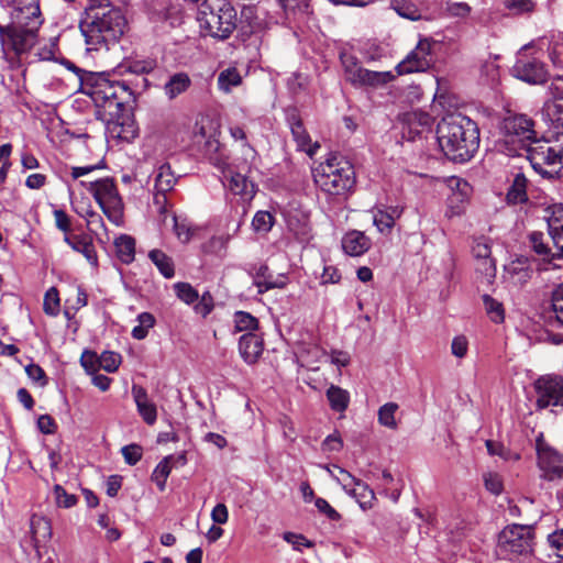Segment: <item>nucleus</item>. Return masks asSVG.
Wrapping results in <instances>:
<instances>
[{
    "label": "nucleus",
    "mask_w": 563,
    "mask_h": 563,
    "mask_svg": "<svg viewBox=\"0 0 563 563\" xmlns=\"http://www.w3.org/2000/svg\"><path fill=\"white\" fill-rule=\"evenodd\" d=\"M437 140L450 161L465 163L479 147V130L473 120L462 113H450L439 122Z\"/></svg>",
    "instance_id": "f257e3e1"
},
{
    "label": "nucleus",
    "mask_w": 563,
    "mask_h": 563,
    "mask_svg": "<svg viewBox=\"0 0 563 563\" xmlns=\"http://www.w3.org/2000/svg\"><path fill=\"white\" fill-rule=\"evenodd\" d=\"M126 19L121 9L109 2L93 0L85 10V18L80 22V30L86 38L89 49L113 44L124 34Z\"/></svg>",
    "instance_id": "f03ea898"
},
{
    "label": "nucleus",
    "mask_w": 563,
    "mask_h": 563,
    "mask_svg": "<svg viewBox=\"0 0 563 563\" xmlns=\"http://www.w3.org/2000/svg\"><path fill=\"white\" fill-rule=\"evenodd\" d=\"M80 71V91L91 98L95 106L103 111L109 118L118 117L132 95L124 81L111 80L104 74Z\"/></svg>",
    "instance_id": "7ed1b4c3"
},
{
    "label": "nucleus",
    "mask_w": 563,
    "mask_h": 563,
    "mask_svg": "<svg viewBox=\"0 0 563 563\" xmlns=\"http://www.w3.org/2000/svg\"><path fill=\"white\" fill-rule=\"evenodd\" d=\"M317 187L332 196H342L351 191L356 184L355 170L351 162L344 157L330 154L312 169Z\"/></svg>",
    "instance_id": "20e7f679"
},
{
    "label": "nucleus",
    "mask_w": 563,
    "mask_h": 563,
    "mask_svg": "<svg viewBox=\"0 0 563 563\" xmlns=\"http://www.w3.org/2000/svg\"><path fill=\"white\" fill-rule=\"evenodd\" d=\"M505 151L510 156H523V152L537 139L534 121L522 113L509 112L501 122Z\"/></svg>",
    "instance_id": "39448f33"
},
{
    "label": "nucleus",
    "mask_w": 563,
    "mask_h": 563,
    "mask_svg": "<svg viewBox=\"0 0 563 563\" xmlns=\"http://www.w3.org/2000/svg\"><path fill=\"white\" fill-rule=\"evenodd\" d=\"M101 208L110 222L120 227L123 224L124 205L113 178L104 177L96 180H79Z\"/></svg>",
    "instance_id": "423d86ee"
},
{
    "label": "nucleus",
    "mask_w": 563,
    "mask_h": 563,
    "mask_svg": "<svg viewBox=\"0 0 563 563\" xmlns=\"http://www.w3.org/2000/svg\"><path fill=\"white\" fill-rule=\"evenodd\" d=\"M210 10H201L199 15L200 27L214 38L227 40L236 29V10L234 7L222 1L216 7H208Z\"/></svg>",
    "instance_id": "0eeeda50"
},
{
    "label": "nucleus",
    "mask_w": 563,
    "mask_h": 563,
    "mask_svg": "<svg viewBox=\"0 0 563 563\" xmlns=\"http://www.w3.org/2000/svg\"><path fill=\"white\" fill-rule=\"evenodd\" d=\"M523 155L533 169L543 176H552L558 173V167L563 166V144L558 141L536 139Z\"/></svg>",
    "instance_id": "6e6552de"
},
{
    "label": "nucleus",
    "mask_w": 563,
    "mask_h": 563,
    "mask_svg": "<svg viewBox=\"0 0 563 563\" xmlns=\"http://www.w3.org/2000/svg\"><path fill=\"white\" fill-rule=\"evenodd\" d=\"M534 533L530 526L512 525L498 536L497 548L505 556L527 555L532 552Z\"/></svg>",
    "instance_id": "1a4fd4ad"
},
{
    "label": "nucleus",
    "mask_w": 563,
    "mask_h": 563,
    "mask_svg": "<svg viewBox=\"0 0 563 563\" xmlns=\"http://www.w3.org/2000/svg\"><path fill=\"white\" fill-rule=\"evenodd\" d=\"M341 59L346 78L353 85L377 88L395 79V75L391 71H374L363 68L353 56L343 55Z\"/></svg>",
    "instance_id": "9d476101"
},
{
    "label": "nucleus",
    "mask_w": 563,
    "mask_h": 563,
    "mask_svg": "<svg viewBox=\"0 0 563 563\" xmlns=\"http://www.w3.org/2000/svg\"><path fill=\"white\" fill-rule=\"evenodd\" d=\"M514 77L530 85H541L548 79L545 64L538 57L530 55L526 49L518 52L516 62L511 67Z\"/></svg>",
    "instance_id": "9b49d317"
},
{
    "label": "nucleus",
    "mask_w": 563,
    "mask_h": 563,
    "mask_svg": "<svg viewBox=\"0 0 563 563\" xmlns=\"http://www.w3.org/2000/svg\"><path fill=\"white\" fill-rule=\"evenodd\" d=\"M539 408L563 406V375H543L534 382Z\"/></svg>",
    "instance_id": "f8f14e48"
},
{
    "label": "nucleus",
    "mask_w": 563,
    "mask_h": 563,
    "mask_svg": "<svg viewBox=\"0 0 563 563\" xmlns=\"http://www.w3.org/2000/svg\"><path fill=\"white\" fill-rule=\"evenodd\" d=\"M223 177L233 195L241 196L243 200H252L256 194V185L249 179L247 173L251 167L244 162L241 166L227 165L221 167Z\"/></svg>",
    "instance_id": "ddd939ff"
},
{
    "label": "nucleus",
    "mask_w": 563,
    "mask_h": 563,
    "mask_svg": "<svg viewBox=\"0 0 563 563\" xmlns=\"http://www.w3.org/2000/svg\"><path fill=\"white\" fill-rule=\"evenodd\" d=\"M538 466L541 477L547 481L563 478V454L541 440L537 441Z\"/></svg>",
    "instance_id": "4468645a"
},
{
    "label": "nucleus",
    "mask_w": 563,
    "mask_h": 563,
    "mask_svg": "<svg viewBox=\"0 0 563 563\" xmlns=\"http://www.w3.org/2000/svg\"><path fill=\"white\" fill-rule=\"evenodd\" d=\"M432 42L428 38L420 40L415 49L396 66L398 75H406L416 71H424L432 63Z\"/></svg>",
    "instance_id": "2eb2a0df"
},
{
    "label": "nucleus",
    "mask_w": 563,
    "mask_h": 563,
    "mask_svg": "<svg viewBox=\"0 0 563 563\" xmlns=\"http://www.w3.org/2000/svg\"><path fill=\"white\" fill-rule=\"evenodd\" d=\"M11 4H13L11 12L12 25L40 29L43 18L38 0H13Z\"/></svg>",
    "instance_id": "dca6fc26"
},
{
    "label": "nucleus",
    "mask_w": 563,
    "mask_h": 563,
    "mask_svg": "<svg viewBox=\"0 0 563 563\" xmlns=\"http://www.w3.org/2000/svg\"><path fill=\"white\" fill-rule=\"evenodd\" d=\"M339 474H345L346 479L342 482V488L346 494L354 497L362 509H368L373 506L375 494L369 486L361 479L354 477L351 473L340 466H334Z\"/></svg>",
    "instance_id": "f3484780"
},
{
    "label": "nucleus",
    "mask_w": 563,
    "mask_h": 563,
    "mask_svg": "<svg viewBox=\"0 0 563 563\" xmlns=\"http://www.w3.org/2000/svg\"><path fill=\"white\" fill-rule=\"evenodd\" d=\"M432 125V117L423 111H411L401 117V134L404 139L413 141L416 137L429 132Z\"/></svg>",
    "instance_id": "a211bd4d"
},
{
    "label": "nucleus",
    "mask_w": 563,
    "mask_h": 563,
    "mask_svg": "<svg viewBox=\"0 0 563 563\" xmlns=\"http://www.w3.org/2000/svg\"><path fill=\"white\" fill-rule=\"evenodd\" d=\"M37 31L38 29H32L31 26L0 25V35H7L12 42L13 49L18 53L26 52L35 45Z\"/></svg>",
    "instance_id": "6ab92c4d"
},
{
    "label": "nucleus",
    "mask_w": 563,
    "mask_h": 563,
    "mask_svg": "<svg viewBox=\"0 0 563 563\" xmlns=\"http://www.w3.org/2000/svg\"><path fill=\"white\" fill-rule=\"evenodd\" d=\"M473 254L477 260H481L478 271L485 275L487 279H492L496 276L495 261L490 257L492 247L489 240L482 236L474 240Z\"/></svg>",
    "instance_id": "aec40b11"
},
{
    "label": "nucleus",
    "mask_w": 563,
    "mask_h": 563,
    "mask_svg": "<svg viewBox=\"0 0 563 563\" xmlns=\"http://www.w3.org/2000/svg\"><path fill=\"white\" fill-rule=\"evenodd\" d=\"M64 242L75 252L82 254L91 266H98V256L91 236L88 234H65Z\"/></svg>",
    "instance_id": "412c9836"
},
{
    "label": "nucleus",
    "mask_w": 563,
    "mask_h": 563,
    "mask_svg": "<svg viewBox=\"0 0 563 563\" xmlns=\"http://www.w3.org/2000/svg\"><path fill=\"white\" fill-rule=\"evenodd\" d=\"M288 124L290 126L292 137L297 143L298 150L306 152L309 156H312L319 148V145L311 144V139L306 131L301 119L296 113H291L288 115Z\"/></svg>",
    "instance_id": "4be33fe9"
},
{
    "label": "nucleus",
    "mask_w": 563,
    "mask_h": 563,
    "mask_svg": "<svg viewBox=\"0 0 563 563\" xmlns=\"http://www.w3.org/2000/svg\"><path fill=\"white\" fill-rule=\"evenodd\" d=\"M132 396L134 398L137 412L143 420L150 426L154 424L157 419V410L154 402L148 399L146 389L142 386L133 385Z\"/></svg>",
    "instance_id": "5701e85b"
},
{
    "label": "nucleus",
    "mask_w": 563,
    "mask_h": 563,
    "mask_svg": "<svg viewBox=\"0 0 563 563\" xmlns=\"http://www.w3.org/2000/svg\"><path fill=\"white\" fill-rule=\"evenodd\" d=\"M152 19L156 22H166L174 27L181 21V11L169 0H158L153 7Z\"/></svg>",
    "instance_id": "b1692460"
},
{
    "label": "nucleus",
    "mask_w": 563,
    "mask_h": 563,
    "mask_svg": "<svg viewBox=\"0 0 563 563\" xmlns=\"http://www.w3.org/2000/svg\"><path fill=\"white\" fill-rule=\"evenodd\" d=\"M263 340L255 333H245L239 340V351L247 364L255 363L263 353Z\"/></svg>",
    "instance_id": "393cba45"
},
{
    "label": "nucleus",
    "mask_w": 563,
    "mask_h": 563,
    "mask_svg": "<svg viewBox=\"0 0 563 563\" xmlns=\"http://www.w3.org/2000/svg\"><path fill=\"white\" fill-rule=\"evenodd\" d=\"M371 247L369 239L361 231H350L342 239V249L350 256H361Z\"/></svg>",
    "instance_id": "a878e982"
},
{
    "label": "nucleus",
    "mask_w": 563,
    "mask_h": 563,
    "mask_svg": "<svg viewBox=\"0 0 563 563\" xmlns=\"http://www.w3.org/2000/svg\"><path fill=\"white\" fill-rule=\"evenodd\" d=\"M191 79L185 71H178L168 77L163 86L164 95L168 100H174L185 93L191 87Z\"/></svg>",
    "instance_id": "bb28decb"
},
{
    "label": "nucleus",
    "mask_w": 563,
    "mask_h": 563,
    "mask_svg": "<svg viewBox=\"0 0 563 563\" xmlns=\"http://www.w3.org/2000/svg\"><path fill=\"white\" fill-rule=\"evenodd\" d=\"M178 177L168 163L161 164L154 172V190L169 192L174 189Z\"/></svg>",
    "instance_id": "cd10ccee"
},
{
    "label": "nucleus",
    "mask_w": 563,
    "mask_h": 563,
    "mask_svg": "<svg viewBox=\"0 0 563 563\" xmlns=\"http://www.w3.org/2000/svg\"><path fill=\"white\" fill-rule=\"evenodd\" d=\"M506 273L512 279V283L516 285H522L527 283L531 278L532 271L528 265V261L526 258H518L512 261L506 267Z\"/></svg>",
    "instance_id": "c85d7f7f"
},
{
    "label": "nucleus",
    "mask_w": 563,
    "mask_h": 563,
    "mask_svg": "<svg viewBox=\"0 0 563 563\" xmlns=\"http://www.w3.org/2000/svg\"><path fill=\"white\" fill-rule=\"evenodd\" d=\"M325 395H327L330 408L333 411L344 412L347 409L349 404H350V394L347 390H345L339 386L331 385L327 389Z\"/></svg>",
    "instance_id": "c756f323"
},
{
    "label": "nucleus",
    "mask_w": 563,
    "mask_h": 563,
    "mask_svg": "<svg viewBox=\"0 0 563 563\" xmlns=\"http://www.w3.org/2000/svg\"><path fill=\"white\" fill-rule=\"evenodd\" d=\"M527 183L528 180L523 174L519 173L515 176L507 192L508 203L518 205L528 200Z\"/></svg>",
    "instance_id": "7c9ffc66"
},
{
    "label": "nucleus",
    "mask_w": 563,
    "mask_h": 563,
    "mask_svg": "<svg viewBox=\"0 0 563 563\" xmlns=\"http://www.w3.org/2000/svg\"><path fill=\"white\" fill-rule=\"evenodd\" d=\"M114 246L117 256L122 263L129 264L134 260L135 241L133 238L123 234L115 240Z\"/></svg>",
    "instance_id": "2f4dec72"
},
{
    "label": "nucleus",
    "mask_w": 563,
    "mask_h": 563,
    "mask_svg": "<svg viewBox=\"0 0 563 563\" xmlns=\"http://www.w3.org/2000/svg\"><path fill=\"white\" fill-rule=\"evenodd\" d=\"M30 528L35 541H46L52 537L51 521L43 516L33 515L30 520Z\"/></svg>",
    "instance_id": "473e14b6"
},
{
    "label": "nucleus",
    "mask_w": 563,
    "mask_h": 563,
    "mask_svg": "<svg viewBox=\"0 0 563 563\" xmlns=\"http://www.w3.org/2000/svg\"><path fill=\"white\" fill-rule=\"evenodd\" d=\"M150 260L165 278H172L175 274L173 260L161 250H152Z\"/></svg>",
    "instance_id": "72a5a7b5"
},
{
    "label": "nucleus",
    "mask_w": 563,
    "mask_h": 563,
    "mask_svg": "<svg viewBox=\"0 0 563 563\" xmlns=\"http://www.w3.org/2000/svg\"><path fill=\"white\" fill-rule=\"evenodd\" d=\"M242 84V77L234 67L222 70L218 76V87L223 92H230L234 87Z\"/></svg>",
    "instance_id": "f704fd0d"
},
{
    "label": "nucleus",
    "mask_w": 563,
    "mask_h": 563,
    "mask_svg": "<svg viewBox=\"0 0 563 563\" xmlns=\"http://www.w3.org/2000/svg\"><path fill=\"white\" fill-rule=\"evenodd\" d=\"M172 457H164L154 468L152 473V481L156 484L159 492H164L166 488V481L172 472L173 466L170 465Z\"/></svg>",
    "instance_id": "c9c22d12"
},
{
    "label": "nucleus",
    "mask_w": 563,
    "mask_h": 563,
    "mask_svg": "<svg viewBox=\"0 0 563 563\" xmlns=\"http://www.w3.org/2000/svg\"><path fill=\"white\" fill-rule=\"evenodd\" d=\"M485 311L489 319L495 323H500L505 319V310L503 303L494 299L489 295L483 296Z\"/></svg>",
    "instance_id": "e433bc0d"
},
{
    "label": "nucleus",
    "mask_w": 563,
    "mask_h": 563,
    "mask_svg": "<svg viewBox=\"0 0 563 563\" xmlns=\"http://www.w3.org/2000/svg\"><path fill=\"white\" fill-rule=\"evenodd\" d=\"M137 322L131 334L136 340H143L147 336L148 330L154 327L155 318L150 312H142L137 316Z\"/></svg>",
    "instance_id": "4c0bfd02"
},
{
    "label": "nucleus",
    "mask_w": 563,
    "mask_h": 563,
    "mask_svg": "<svg viewBox=\"0 0 563 563\" xmlns=\"http://www.w3.org/2000/svg\"><path fill=\"white\" fill-rule=\"evenodd\" d=\"M391 8L402 18L412 21L420 19L418 7L410 0H393Z\"/></svg>",
    "instance_id": "58836bf2"
},
{
    "label": "nucleus",
    "mask_w": 563,
    "mask_h": 563,
    "mask_svg": "<svg viewBox=\"0 0 563 563\" xmlns=\"http://www.w3.org/2000/svg\"><path fill=\"white\" fill-rule=\"evenodd\" d=\"M234 323L235 331L238 332L245 331L246 333H253V331H255L258 327V320L245 311H236L234 313Z\"/></svg>",
    "instance_id": "ea45409f"
},
{
    "label": "nucleus",
    "mask_w": 563,
    "mask_h": 563,
    "mask_svg": "<svg viewBox=\"0 0 563 563\" xmlns=\"http://www.w3.org/2000/svg\"><path fill=\"white\" fill-rule=\"evenodd\" d=\"M542 113L556 126H563V103L556 100H549L544 103Z\"/></svg>",
    "instance_id": "a19ab883"
},
{
    "label": "nucleus",
    "mask_w": 563,
    "mask_h": 563,
    "mask_svg": "<svg viewBox=\"0 0 563 563\" xmlns=\"http://www.w3.org/2000/svg\"><path fill=\"white\" fill-rule=\"evenodd\" d=\"M398 409V405L395 402H387L382 406L378 410V421L382 426H385L390 429L397 428V422L395 419V413Z\"/></svg>",
    "instance_id": "79ce46f5"
},
{
    "label": "nucleus",
    "mask_w": 563,
    "mask_h": 563,
    "mask_svg": "<svg viewBox=\"0 0 563 563\" xmlns=\"http://www.w3.org/2000/svg\"><path fill=\"white\" fill-rule=\"evenodd\" d=\"M504 7L512 14L520 15L534 10L532 0H501Z\"/></svg>",
    "instance_id": "37998d69"
},
{
    "label": "nucleus",
    "mask_w": 563,
    "mask_h": 563,
    "mask_svg": "<svg viewBox=\"0 0 563 563\" xmlns=\"http://www.w3.org/2000/svg\"><path fill=\"white\" fill-rule=\"evenodd\" d=\"M121 364V355L112 351H104L99 355V368L114 373Z\"/></svg>",
    "instance_id": "c03bdc74"
},
{
    "label": "nucleus",
    "mask_w": 563,
    "mask_h": 563,
    "mask_svg": "<svg viewBox=\"0 0 563 563\" xmlns=\"http://www.w3.org/2000/svg\"><path fill=\"white\" fill-rule=\"evenodd\" d=\"M442 11L452 18H466L472 9L466 2L445 1Z\"/></svg>",
    "instance_id": "a18cd8bd"
},
{
    "label": "nucleus",
    "mask_w": 563,
    "mask_h": 563,
    "mask_svg": "<svg viewBox=\"0 0 563 563\" xmlns=\"http://www.w3.org/2000/svg\"><path fill=\"white\" fill-rule=\"evenodd\" d=\"M274 224V217L268 211H257L252 220V227L256 232L267 233Z\"/></svg>",
    "instance_id": "49530a36"
},
{
    "label": "nucleus",
    "mask_w": 563,
    "mask_h": 563,
    "mask_svg": "<svg viewBox=\"0 0 563 563\" xmlns=\"http://www.w3.org/2000/svg\"><path fill=\"white\" fill-rule=\"evenodd\" d=\"M177 297L187 305L199 299L198 291L188 283H177L174 286Z\"/></svg>",
    "instance_id": "de8ad7c7"
},
{
    "label": "nucleus",
    "mask_w": 563,
    "mask_h": 563,
    "mask_svg": "<svg viewBox=\"0 0 563 563\" xmlns=\"http://www.w3.org/2000/svg\"><path fill=\"white\" fill-rule=\"evenodd\" d=\"M44 312L48 316H57L59 312V297L55 287L49 288L44 296Z\"/></svg>",
    "instance_id": "09e8293b"
},
{
    "label": "nucleus",
    "mask_w": 563,
    "mask_h": 563,
    "mask_svg": "<svg viewBox=\"0 0 563 563\" xmlns=\"http://www.w3.org/2000/svg\"><path fill=\"white\" fill-rule=\"evenodd\" d=\"M157 64L155 59H135L131 60L126 68L130 73L136 75L150 74L156 68Z\"/></svg>",
    "instance_id": "8fccbe9b"
},
{
    "label": "nucleus",
    "mask_w": 563,
    "mask_h": 563,
    "mask_svg": "<svg viewBox=\"0 0 563 563\" xmlns=\"http://www.w3.org/2000/svg\"><path fill=\"white\" fill-rule=\"evenodd\" d=\"M551 306L558 322L563 325V283L552 290Z\"/></svg>",
    "instance_id": "3c124183"
},
{
    "label": "nucleus",
    "mask_w": 563,
    "mask_h": 563,
    "mask_svg": "<svg viewBox=\"0 0 563 563\" xmlns=\"http://www.w3.org/2000/svg\"><path fill=\"white\" fill-rule=\"evenodd\" d=\"M547 211L548 229L553 231L563 229V205H553Z\"/></svg>",
    "instance_id": "603ef678"
},
{
    "label": "nucleus",
    "mask_w": 563,
    "mask_h": 563,
    "mask_svg": "<svg viewBox=\"0 0 563 563\" xmlns=\"http://www.w3.org/2000/svg\"><path fill=\"white\" fill-rule=\"evenodd\" d=\"M124 461L129 465H135L143 455V449L139 444H129L121 449Z\"/></svg>",
    "instance_id": "864d4df0"
},
{
    "label": "nucleus",
    "mask_w": 563,
    "mask_h": 563,
    "mask_svg": "<svg viewBox=\"0 0 563 563\" xmlns=\"http://www.w3.org/2000/svg\"><path fill=\"white\" fill-rule=\"evenodd\" d=\"M54 495L59 507L70 508L77 503V497L73 494H68L60 485L54 486Z\"/></svg>",
    "instance_id": "5fc2aeb1"
},
{
    "label": "nucleus",
    "mask_w": 563,
    "mask_h": 563,
    "mask_svg": "<svg viewBox=\"0 0 563 563\" xmlns=\"http://www.w3.org/2000/svg\"><path fill=\"white\" fill-rule=\"evenodd\" d=\"M80 364L88 374H95L99 368V356L96 352L86 350L80 356Z\"/></svg>",
    "instance_id": "6e6d98bb"
},
{
    "label": "nucleus",
    "mask_w": 563,
    "mask_h": 563,
    "mask_svg": "<svg viewBox=\"0 0 563 563\" xmlns=\"http://www.w3.org/2000/svg\"><path fill=\"white\" fill-rule=\"evenodd\" d=\"M548 543L553 553L563 559V527L548 536ZM563 563V561L561 562Z\"/></svg>",
    "instance_id": "4d7b16f0"
},
{
    "label": "nucleus",
    "mask_w": 563,
    "mask_h": 563,
    "mask_svg": "<svg viewBox=\"0 0 563 563\" xmlns=\"http://www.w3.org/2000/svg\"><path fill=\"white\" fill-rule=\"evenodd\" d=\"M213 306V297L209 291H206L199 297L194 309L196 313L205 318L212 311Z\"/></svg>",
    "instance_id": "13d9d810"
},
{
    "label": "nucleus",
    "mask_w": 563,
    "mask_h": 563,
    "mask_svg": "<svg viewBox=\"0 0 563 563\" xmlns=\"http://www.w3.org/2000/svg\"><path fill=\"white\" fill-rule=\"evenodd\" d=\"M284 540L292 545V548L297 551H301L302 548H311L313 543L308 540L302 534H297L294 532L284 533Z\"/></svg>",
    "instance_id": "bf43d9fd"
},
{
    "label": "nucleus",
    "mask_w": 563,
    "mask_h": 563,
    "mask_svg": "<svg viewBox=\"0 0 563 563\" xmlns=\"http://www.w3.org/2000/svg\"><path fill=\"white\" fill-rule=\"evenodd\" d=\"M374 224L382 233H389L394 228L395 222L383 210H378L374 214Z\"/></svg>",
    "instance_id": "052dcab7"
},
{
    "label": "nucleus",
    "mask_w": 563,
    "mask_h": 563,
    "mask_svg": "<svg viewBox=\"0 0 563 563\" xmlns=\"http://www.w3.org/2000/svg\"><path fill=\"white\" fill-rule=\"evenodd\" d=\"M530 242H531V245H532L534 252L538 253L539 255H542L544 260L549 258L550 254L552 255V253L550 252V249L543 242L542 233H539V232L531 233Z\"/></svg>",
    "instance_id": "680f3d73"
},
{
    "label": "nucleus",
    "mask_w": 563,
    "mask_h": 563,
    "mask_svg": "<svg viewBox=\"0 0 563 563\" xmlns=\"http://www.w3.org/2000/svg\"><path fill=\"white\" fill-rule=\"evenodd\" d=\"M173 222H174V231H175V234L177 235L178 240L181 243H188L192 235L191 228L185 222H179L175 216H173Z\"/></svg>",
    "instance_id": "e2e57ef3"
},
{
    "label": "nucleus",
    "mask_w": 563,
    "mask_h": 563,
    "mask_svg": "<svg viewBox=\"0 0 563 563\" xmlns=\"http://www.w3.org/2000/svg\"><path fill=\"white\" fill-rule=\"evenodd\" d=\"M549 234L556 250L555 253H552L551 257L549 258V262L555 258H563V229H559L555 231L549 230Z\"/></svg>",
    "instance_id": "0e129e2a"
},
{
    "label": "nucleus",
    "mask_w": 563,
    "mask_h": 563,
    "mask_svg": "<svg viewBox=\"0 0 563 563\" xmlns=\"http://www.w3.org/2000/svg\"><path fill=\"white\" fill-rule=\"evenodd\" d=\"M468 350V341L464 335H457L452 340L451 352L454 356L463 358Z\"/></svg>",
    "instance_id": "69168bd1"
},
{
    "label": "nucleus",
    "mask_w": 563,
    "mask_h": 563,
    "mask_svg": "<svg viewBox=\"0 0 563 563\" xmlns=\"http://www.w3.org/2000/svg\"><path fill=\"white\" fill-rule=\"evenodd\" d=\"M484 483L487 490L494 495H499L503 490L501 478L496 473H488L484 475Z\"/></svg>",
    "instance_id": "338daca9"
},
{
    "label": "nucleus",
    "mask_w": 563,
    "mask_h": 563,
    "mask_svg": "<svg viewBox=\"0 0 563 563\" xmlns=\"http://www.w3.org/2000/svg\"><path fill=\"white\" fill-rule=\"evenodd\" d=\"M55 225L65 234H69L71 221L69 216L62 209H55L54 212Z\"/></svg>",
    "instance_id": "774afa93"
}]
</instances>
